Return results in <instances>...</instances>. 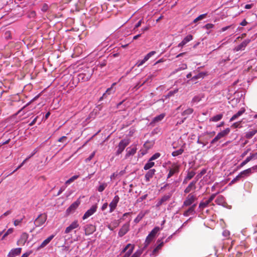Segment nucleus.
<instances>
[{"label": "nucleus", "mask_w": 257, "mask_h": 257, "mask_svg": "<svg viewBox=\"0 0 257 257\" xmlns=\"http://www.w3.org/2000/svg\"><path fill=\"white\" fill-rule=\"evenodd\" d=\"M210 203V202H209L208 200H206L205 201H202L199 205V208L201 209H203L204 208L206 207Z\"/></svg>", "instance_id": "obj_28"}, {"label": "nucleus", "mask_w": 257, "mask_h": 257, "mask_svg": "<svg viewBox=\"0 0 257 257\" xmlns=\"http://www.w3.org/2000/svg\"><path fill=\"white\" fill-rule=\"evenodd\" d=\"M249 161H248V160L247 159V158H246V159L245 160H244L240 164V166L241 167H243V166H244L245 165H246L247 163H248Z\"/></svg>", "instance_id": "obj_58"}, {"label": "nucleus", "mask_w": 257, "mask_h": 257, "mask_svg": "<svg viewBox=\"0 0 257 257\" xmlns=\"http://www.w3.org/2000/svg\"><path fill=\"white\" fill-rule=\"evenodd\" d=\"M143 251L142 249L138 250L133 254V255L131 257H140Z\"/></svg>", "instance_id": "obj_40"}, {"label": "nucleus", "mask_w": 257, "mask_h": 257, "mask_svg": "<svg viewBox=\"0 0 257 257\" xmlns=\"http://www.w3.org/2000/svg\"><path fill=\"white\" fill-rule=\"evenodd\" d=\"M25 218V216H23L22 218L20 219H15L14 220V225L15 226H18L21 224L23 219Z\"/></svg>", "instance_id": "obj_35"}, {"label": "nucleus", "mask_w": 257, "mask_h": 257, "mask_svg": "<svg viewBox=\"0 0 257 257\" xmlns=\"http://www.w3.org/2000/svg\"><path fill=\"white\" fill-rule=\"evenodd\" d=\"M78 178V176L74 175L67 180L65 182L66 184H69L72 182H73L75 180L77 179Z\"/></svg>", "instance_id": "obj_37"}, {"label": "nucleus", "mask_w": 257, "mask_h": 257, "mask_svg": "<svg viewBox=\"0 0 257 257\" xmlns=\"http://www.w3.org/2000/svg\"><path fill=\"white\" fill-rule=\"evenodd\" d=\"M160 228L159 227H155L147 236L145 242V246H147L150 242L154 239L156 234L159 231Z\"/></svg>", "instance_id": "obj_2"}, {"label": "nucleus", "mask_w": 257, "mask_h": 257, "mask_svg": "<svg viewBox=\"0 0 257 257\" xmlns=\"http://www.w3.org/2000/svg\"><path fill=\"white\" fill-rule=\"evenodd\" d=\"M14 231L13 228H10L6 232L2 237V240H4L8 235L12 234Z\"/></svg>", "instance_id": "obj_32"}, {"label": "nucleus", "mask_w": 257, "mask_h": 257, "mask_svg": "<svg viewBox=\"0 0 257 257\" xmlns=\"http://www.w3.org/2000/svg\"><path fill=\"white\" fill-rule=\"evenodd\" d=\"M242 113H236L234 114L230 119V121H232L234 120H235L237 117H238Z\"/></svg>", "instance_id": "obj_52"}, {"label": "nucleus", "mask_w": 257, "mask_h": 257, "mask_svg": "<svg viewBox=\"0 0 257 257\" xmlns=\"http://www.w3.org/2000/svg\"><path fill=\"white\" fill-rule=\"evenodd\" d=\"M193 39V36L191 35H188L186 37L184 38L181 42H180L178 45V47H183L185 44H186L188 42L192 40Z\"/></svg>", "instance_id": "obj_21"}, {"label": "nucleus", "mask_w": 257, "mask_h": 257, "mask_svg": "<svg viewBox=\"0 0 257 257\" xmlns=\"http://www.w3.org/2000/svg\"><path fill=\"white\" fill-rule=\"evenodd\" d=\"M250 151V149H247L246 151H245L242 154L241 157H244V156H245Z\"/></svg>", "instance_id": "obj_63"}, {"label": "nucleus", "mask_w": 257, "mask_h": 257, "mask_svg": "<svg viewBox=\"0 0 257 257\" xmlns=\"http://www.w3.org/2000/svg\"><path fill=\"white\" fill-rule=\"evenodd\" d=\"M206 16H207V14L206 13L200 15L197 18H196L194 20L193 23H195L199 21L203 20V19L206 18Z\"/></svg>", "instance_id": "obj_33"}, {"label": "nucleus", "mask_w": 257, "mask_h": 257, "mask_svg": "<svg viewBox=\"0 0 257 257\" xmlns=\"http://www.w3.org/2000/svg\"><path fill=\"white\" fill-rule=\"evenodd\" d=\"M256 132H257V131H252L249 132L247 133V134H246V137L247 139H250L251 138H252V137L253 136H254L255 134V133Z\"/></svg>", "instance_id": "obj_39"}, {"label": "nucleus", "mask_w": 257, "mask_h": 257, "mask_svg": "<svg viewBox=\"0 0 257 257\" xmlns=\"http://www.w3.org/2000/svg\"><path fill=\"white\" fill-rule=\"evenodd\" d=\"M137 150V148H136V147H134L133 148H127L126 150V155L125 158H127L131 156L134 155L136 154Z\"/></svg>", "instance_id": "obj_19"}, {"label": "nucleus", "mask_w": 257, "mask_h": 257, "mask_svg": "<svg viewBox=\"0 0 257 257\" xmlns=\"http://www.w3.org/2000/svg\"><path fill=\"white\" fill-rule=\"evenodd\" d=\"M197 182L196 181H192L188 186L186 187V188L184 190V193L187 194L189 193L192 191L195 190L196 189V184Z\"/></svg>", "instance_id": "obj_18"}, {"label": "nucleus", "mask_w": 257, "mask_h": 257, "mask_svg": "<svg viewBox=\"0 0 257 257\" xmlns=\"http://www.w3.org/2000/svg\"><path fill=\"white\" fill-rule=\"evenodd\" d=\"M160 154L159 153H155L151 157V158L150 159V161L155 160L158 159L159 157H160Z\"/></svg>", "instance_id": "obj_44"}, {"label": "nucleus", "mask_w": 257, "mask_h": 257, "mask_svg": "<svg viewBox=\"0 0 257 257\" xmlns=\"http://www.w3.org/2000/svg\"><path fill=\"white\" fill-rule=\"evenodd\" d=\"M95 226L92 224H87L84 227L86 235H90L95 231Z\"/></svg>", "instance_id": "obj_15"}, {"label": "nucleus", "mask_w": 257, "mask_h": 257, "mask_svg": "<svg viewBox=\"0 0 257 257\" xmlns=\"http://www.w3.org/2000/svg\"><path fill=\"white\" fill-rule=\"evenodd\" d=\"M146 81H144L142 83H141L140 82L138 83L135 87V88L136 89H138L140 88V86L143 85L144 83H145Z\"/></svg>", "instance_id": "obj_61"}, {"label": "nucleus", "mask_w": 257, "mask_h": 257, "mask_svg": "<svg viewBox=\"0 0 257 257\" xmlns=\"http://www.w3.org/2000/svg\"><path fill=\"white\" fill-rule=\"evenodd\" d=\"M216 194L215 193V194H212L210 197L209 198V199H208V200L209 201V202H210V203L212 201V200L215 198V197H216Z\"/></svg>", "instance_id": "obj_54"}, {"label": "nucleus", "mask_w": 257, "mask_h": 257, "mask_svg": "<svg viewBox=\"0 0 257 257\" xmlns=\"http://www.w3.org/2000/svg\"><path fill=\"white\" fill-rule=\"evenodd\" d=\"M107 184L106 183L104 182V183H100V184L97 188L98 191L99 192H102L105 189V188L107 187Z\"/></svg>", "instance_id": "obj_29"}, {"label": "nucleus", "mask_w": 257, "mask_h": 257, "mask_svg": "<svg viewBox=\"0 0 257 257\" xmlns=\"http://www.w3.org/2000/svg\"><path fill=\"white\" fill-rule=\"evenodd\" d=\"M207 172L206 169H202L201 172L197 175L196 177L199 179L203 175H204Z\"/></svg>", "instance_id": "obj_42"}, {"label": "nucleus", "mask_w": 257, "mask_h": 257, "mask_svg": "<svg viewBox=\"0 0 257 257\" xmlns=\"http://www.w3.org/2000/svg\"><path fill=\"white\" fill-rule=\"evenodd\" d=\"M250 42V40L249 39H246L244 40L241 43L235 48V50L236 51L243 50Z\"/></svg>", "instance_id": "obj_16"}, {"label": "nucleus", "mask_w": 257, "mask_h": 257, "mask_svg": "<svg viewBox=\"0 0 257 257\" xmlns=\"http://www.w3.org/2000/svg\"><path fill=\"white\" fill-rule=\"evenodd\" d=\"M214 27V25L212 24H207L204 26V28H205L206 29H210Z\"/></svg>", "instance_id": "obj_50"}, {"label": "nucleus", "mask_w": 257, "mask_h": 257, "mask_svg": "<svg viewBox=\"0 0 257 257\" xmlns=\"http://www.w3.org/2000/svg\"><path fill=\"white\" fill-rule=\"evenodd\" d=\"M195 175V172L193 171H189L187 173V176L184 179L183 183H185L186 181L191 180Z\"/></svg>", "instance_id": "obj_25"}, {"label": "nucleus", "mask_w": 257, "mask_h": 257, "mask_svg": "<svg viewBox=\"0 0 257 257\" xmlns=\"http://www.w3.org/2000/svg\"><path fill=\"white\" fill-rule=\"evenodd\" d=\"M67 138L66 136H63L58 140V142L65 143V144H67Z\"/></svg>", "instance_id": "obj_45"}, {"label": "nucleus", "mask_w": 257, "mask_h": 257, "mask_svg": "<svg viewBox=\"0 0 257 257\" xmlns=\"http://www.w3.org/2000/svg\"><path fill=\"white\" fill-rule=\"evenodd\" d=\"M230 132V128H226L223 131L219 133L217 136L211 141V144H214L216 142H217L218 140H219L220 139L224 137L225 136H227Z\"/></svg>", "instance_id": "obj_5"}, {"label": "nucleus", "mask_w": 257, "mask_h": 257, "mask_svg": "<svg viewBox=\"0 0 257 257\" xmlns=\"http://www.w3.org/2000/svg\"><path fill=\"white\" fill-rule=\"evenodd\" d=\"M183 152H184V150L183 149L181 148L178 150L173 152L172 153V155L173 157H176L180 155H181Z\"/></svg>", "instance_id": "obj_31"}, {"label": "nucleus", "mask_w": 257, "mask_h": 257, "mask_svg": "<svg viewBox=\"0 0 257 257\" xmlns=\"http://www.w3.org/2000/svg\"><path fill=\"white\" fill-rule=\"evenodd\" d=\"M79 226V224L77 220L73 221L69 226L66 227L65 233L67 234L70 232L73 229L77 228Z\"/></svg>", "instance_id": "obj_17"}, {"label": "nucleus", "mask_w": 257, "mask_h": 257, "mask_svg": "<svg viewBox=\"0 0 257 257\" xmlns=\"http://www.w3.org/2000/svg\"><path fill=\"white\" fill-rule=\"evenodd\" d=\"M222 115L221 114H217L213 117L210 118V120L212 121H218L221 119Z\"/></svg>", "instance_id": "obj_30"}, {"label": "nucleus", "mask_w": 257, "mask_h": 257, "mask_svg": "<svg viewBox=\"0 0 257 257\" xmlns=\"http://www.w3.org/2000/svg\"><path fill=\"white\" fill-rule=\"evenodd\" d=\"M115 91V90L113 89V88H112V86H111V87L110 88H108L106 91H105V92L103 94V95L102 96V97L100 98V99H103L104 98H106V96H107V95H109L111 93H114Z\"/></svg>", "instance_id": "obj_26"}, {"label": "nucleus", "mask_w": 257, "mask_h": 257, "mask_svg": "<svg viewBox=\"0 0 257 257\" xmlns=\"http://www.w3.org/2000/svg\"><path fill=\"white\" fill-rule=\"evenodd\" d=\"M29 234L27 232L21 234L20 238L17 241V244L24 246L29 238Z\"/></svg>", "instance_id": "obj_8"}, {"label": "nucleus", "mask_w": 257, "mask_h": 257, "mask_svg": "<svg viewBox=\"0 0 257 257\" xmlns=\"http://www.w3.org/2000/svg\"><path fill=\"white\" fill-rule=\"evenodd\" d=\"M197 206V204H193L191 206H190L184 212L183 215L184 216H189L190 215H193L195 214V208Z\"/></svg>", "instance_id": "obj_10"}, {"label": "nucleus", "mask_w": 257, "mask_h": 257, "mask_svg": "<svg viewBox=\"0 0 257 257\" xmlns=\"http://www.w3.org/2000/svg\"><path fill=\"white\" fill-rule=\"evenodd\" d=\"M251 168H248L246 170H245L242 172H241L239 174L240 175L241 178H243L244 177L249 176L251 174Z\"/></svg>", "instance_id": "obj_24"}, {"label": "nucleus", "mask_w": 257, "mask_h": 257, "mask_svg": "<svg viewBox=\"0 0 257 257\" xmlns=\"http://www.w3.org/2000/svg\"><path fill=\"white\" fill-rule=\"evenodd\" d=\"M80 201L77 200L76 201L73 202L66 210V212L68 214H70L73 213L75 210L78 207L80 204Z\"/></svg>", "instance_id": "obj_13"}, {"label": "nucleus", "mask_w": 257, "mask_h": 257, "mask_svg": "<svg viewBox=\"0 0 257 257\" xmlns=\"http://www.w3.org/2000/svg\"><path fill=\"white\" fill-rule=\"evenodd\" d=\"M234 28L235 27L233 26V25H229V26H226V27H223L222 28H221V32H224L226 30H227L228 29H232L233 30L234 29Z\"/></svg>", "instance_id": "obj_43"}, {"label": "nucleus", "mask_w": 257, "mask_h": 257, "mask_svg": "<svg viewBox=\"0 0 257 257\" xmlns=\"http://www.w3.org/2000/svg\"><path fill=\"white\" fill-rule=\"evenodd\" d=\"M187 66L186 64H183L181 66V67L177 69V71H179L180 70H184L187 69Z\"/></svg>", "instance_id": "obj_59"}, {"label": "nucleus", "mask_w": 257, "mask_h": 257, "mask_svg": "<svg viewBox=\"0 0 257 257\" xmlns=\"http://www.w3.org/2000/svg\"><path fill=\"white\" fill-rule=\"evenodd\" d=\"M22 248L20 247L12 249L9 253V257H15L19 255L21 252Z\"/></svg>", "instance_id": "obj_20"}, {"label": "nucleus", "mask_w": 257, "mask_h": 257, "mask_svg": "<svg viewBox=\"0 0 257 257\" xmlns=\"http://www.w3.org/2000/svg\"><path fill=\"white\" fill-rule=\"evenodd\" d=\"M48 8V6L46 4H44L42 7V11L43 12H46L47 11Z\"/></svg>", "instance_id": "obj_60"}, {"label": "nucleus", "mask_w": 257, "mask_h": 257, "mask_svg": "<svg viewBox=\"0 0 257 257\" xmlns=\"http://www.w3.org/2000/svg\"><path fill=\"white\" fill-rule=\"evenodd\" d=\"M163 242H161L154 249L153 252L157 251L158 249H160L161 247L163 246Z\"/></svg>", "instance_id": "obj_53"}, {"label": "nucleus", "mask_w": 257, "mask_h": 257, "mask_svg": "<svg viewBox=\"0 0 257 257\" xmlns=\"http://www.w3.org/2000/svg\"><path fill=\"white\" fill-rule=\"evenodd\" d=\"M5 35H6V37L7 39L11 38V33L10 31L6 32L5 33Z\"/></svg>", "instance_id": "obj_64"}, {"label": "nucleus", "mask_w": 257, "mask_h": 257, "mask_svg": "<svg viewBox=\"0 0 257 257\" xmlns=\"http://www.w3.org/2000/svg\"><path fill=\"white\" fill-rule=\"evenodd\" d=\"M134 248L135 245L134 244L131 243L127 244L121 251V253H125L123 257H130L131 254L132 253Z\"/></svg>", "instance_id": "obj_6"}, {"label": "nucleus", "mask_w": 257, "mask_h": 257, "mask_svg": "<svg viewBox=\"0 0 257 257\" xmlns=\"http://www.w3.org/2000/svg\"><path fill=\"white\" fill-rule=\"evenodd\" d=\"M31 158V157H28L27 158H26L25 160L23 161V162L21 164V165H20L17 168L16 170H15L13 172H15V171H16L17 170L19 169L20 168H21L23 165L24 164L26 163V162L30 158Z\"/></svg>", "instance_id": "obj_46"}, {"label": "nucleus", "mask_w": 257, "mask_h": 257, "mask_svg": "<svg viewBox=\"0 0 257 257\" xmlns=\"http://www.w3.org/2000/svg\"><path fill=\"white\" fill-rule=\"evenodd\" d=\"M144 215L145 214L143 213H139L135 219V222L136 223L139 222L144 217Z\"/></svg>", "instance_id": "obj_38"}, {"label": "nucleus", "mask_w": 257, "mask_h": 257, "mask_svg": "<svg viewBox=\"0 0 257 257\" xmlns=\"http://www.w3.org/2000/svg\"><path fill=\"white\" fill-rule=\"evenodd\" d=\"M164 116H165L164 114V113H161L159 115L155 117L154 118L153 121L154 122H158V121L161 120L164 117Z\"/></svg>", "instance_id": "obj_34"}, {"label": "nucleus", "mask_w": 257, "mask_h": 257, "mask_svg": "<svg viewBox=\"0 0 257 257\" xmlns=\"http://www.w3.org/2000/svg\"><path fill=\"white\" fill-rule=\"evenodd\" d=\"M247 158L249 161H250L252 160L257 159V152L250 154L249 156L247 157Z\"/></svg>", "instance_id": "obj_36"}, {"label": "nucleus", "mask_w": 257, "mask_h": 257, "mask_svg": "<svg viewBox=\"0 0 257 257\" xmlns=\"http://www.w3.org/2000/svg\"><path fill=\"white\" fill-rule=\"evenodd\" d=\"M130 229V223L128 222L125 223L120 229L118 232V236L122 237Z\"/></svg>", "instance_id": "obj_11"}, {"label": "nucleus", "mask_w": 257, "mask_h": 257, "mask_svg": "<svg viewBox=\"0 0 257 257\" xmlns=\"http://www.w3.org/2000/svg\"><path fill=\"white\" fill-rule=\"evenodd\" d=\"M180 166L176 163H173L169 170V173L167 176V179L170 178L172 176L179 173Z\"/></svg>", "instance_id": "obj_4"}, {"label": "nucleus", "mask_w": 257, "mask_h": 257, "mask_svg": "<svg viewBox=\"0 0 257 257\" xmlns=\"http://www.w3.org/2000/svg\"><path fill=\"white\" fill-rule=\"evenodd\" d=\"M147 196L148 195L147 194H145L142 196H141V197H140L137 201V202H142V201H143L144 200L146 199V198L147 197Z\"/></svg>", "instance_id": "obj_47"}, {"label": "nucleus", "mask_w": 257, "mask_h": 257, "mask_svg": "<svg viewBox=\"0 0 257 257\" xmlns=\"http://www.w3.org/2000/svg\"><path fill=\"white\" fill-rule=\"evenodd\" d=\"M119 222L118 220H114V221L111 222V224L114 227L116 228L119 225Z\"/></svg>", "instance_id": "obj_49"}, {"label": "nucleus", "mask_w": 257, "mask_h": 257, "mask_svg": "<svg viewBox=\"0 0 257 257\" xmlns=\"http://www.w3.org/2000/svg\"><path fill=\"white\" fill-rule=\"evenodd\" d=\"M197 200L196 195L193 193L189 194L186 197L182 205V208L191 206L194 203V202Z\"/></svg>", "instance_id": "obj_1"}, {"label": "nucleus", "mask_w": 257, "mask_h": 257, "mask_svg": "<svg viewBox=\"0 0 257 257\" xmlns=\"http://www.w3.org/2000/svg\"><path fill=\"white\" fill-rule=\"evenodd\" d=\"M84 74L83 73H81V74H79V75H78V77H79L78 79L79 80L81 79L82 80H83V81L87 80L88 79V78L87 77V78H85L84 77Z\"/></svg>", "instance_id": "obj_48"}, {"label": "nucleus", "mask_w": 257, "mask_h": 257, "mask_svg": "<svg viewBox=\"0 0 257 257\" xmlns=\"http://www.w3.org/2000/svg\"><path fill=\"white\" fill-rule=\"evenodd\" d=\"M156 170L154 169H150L145 175V178L147 181H150V179L152 178L155 175Z\"/></svg>", "instance_id": "obj_22"}, {"label": "nucleus", "mask_w": 257, "mask_h": 257, "mask_svg": "<svg viewBox=\"0 0 257 257\" xmlns=\"http://www.w3.org/2000/svg\"><path fill=\"white\" fill-rule=\"evenodd\" d=\"M54 237V235H52L50 236H49L47 238L45 239L42 243L41 244V245L39 246V248H43L46 246L50 242V241Z\"/></svg>", "instance_id": "obj_23"}, {"label": "nucleus", "mask_w": 257, "mask_h": 257, "mask_svg": "<svg viewBox=\"0 0 257 257\" xmlns=\"http://www.w3.org/2000/svg\"><path fill=\"white\" fill-rule=\"evenodd\" d=\"M119 200V197L118 195H115L112 201L110 203L109 206L110 208L109 212H113L117 206V204Z\"/></svg>", "instance_id": "obj_9"}, {"label": "nucleus", "mask_w": 257, "mask_h": 257, "mask_svg": "<svg viewBox=\"0 0 257 257\" xmlns=\"http://www.w3.org/2000/svg\"><path fill=\"white\" fill-rule=\"evenodd\" d=\"M156 53L155 51H151L149 52L148 54H147L144 58L142 60L139 61L137 63V66L138 67H140L143 65L147 61L149 60V59L154 55Z\"/></svg>", "instance_id": "obj_14"}, {"label": "nucleus", "mask_w": 257, "mask_h": 257, "mask_svg": "<svg viewBox=\"0 0 257 257\" xmlns=\"http://www.w3.org/2000/svg\"><path fill=\"white\" fill-rule=\"evenodd\" d=\"M155 165L154 162H152V161H150V159L149 160V162L146 163L144 167V169L145 170H147L151 168L152 167H153Z\"/></svg>", "instance_id": "obj_27"}, {"label": "nucleus", "mask_w": 257, "mask_h": 257, "mask_svg": "<svg viewBox=\"0 0 257 257\" xmlns=\"http://www.w3.org/2000/svg\"><path fill=\"white\" fill-rule=\"evenodd\" d=\"M171 197V195H166L163 196L160 199L163 203L169 200Z\"/></svg>", "instance_id": "obj_41"}, {"label": "nucleus", "mask_w": 257, "mask_h": 257, "mask_svg": "<svg viewBox=\"0 0 257 257\" xmlns=\"http://www.w3.org/2000/svg\"><path fill=\"white\" fill-rule=\"evenodd\" d=\"M232 127H233L234 128H237L240 127V121L236 122L234 123L232 126Z\"/></svg>", "instance_id": "obj_51"}, {"label": "nucleus", "mask_w": 257, "mask_h": 257, "mask_svg": "<svg viewBox=\"0 0 257 257\" xmlns=\"http://www.w3.org/2000/svg\"><path fill=\"white\" fill-rule=\"evenodd\" d=\"M47 219V215L46 213L40 214L34 220L35 227H38L42 226L45 223Z\"/></svg>", "instance_id": "obj_3"}, {"label": "nucleus", "mask_w": 257, "mask_h": 257, "mask_svg": "<svg viewBox=\"0 0 257 257\" xmlns=\"http://www.w3.org/2000/svg\"><path fill=\"white\" fill-rule=\"evenodd\" d=\"M97 209L96 205H93L89 209H88L84 214L82 219L83 220L87 218L91 215H92L93 213H94Z\"/></svg>", "instance_id": "obj_12"}, {"label": "nucleus", "mask_w": 257, "mask_h": 257, "mask_svg": "<svg viewBox=\"0 0 257 257\" xmlns=\"http://www.w3.org/2000/svg\"><path fill=\"white\" fill-rule=\"evenodd\" d=\"M223 199V197L221 196H218L217 198L215 200V202L216 203L219 204V201H222Z\"/></svg>", "instance_id": "obj_62"}, {"label": "nucleus", "mask_w": 257, "mask_h": 257, "mask_svg": "<svg viewBox=\"0 0 257 257\" xmlns=\"http://www.w3.org/2000/svg\"><path fill=\"white\" fill-rule=\"evenodd\" d=\"M201 77H202V73H199L198 75L193 76L192 77V79L194 80H196V79H198Z\"/></svg>", "instance_id": "obj_55"}, {"label": "nucleus", "mask_w": 257, "mask_h": 257, "mask_svg": "<svg viewBox=\"0 0 257 257\" xmlns=\"http://www.w3.org/2000/svg\"><path fill=\"white\" fill-rule=\"evenodd\" d=\"M129 142L127 140H121L118 146V148L116 151V154L117 155L120 154L124 150L125 148L128 145Z\"/></svg>", "instance_id": "obj_7"}, {"label": "nucleus", "mask_w": 257, "mask_h": 257, "mask_svg": "<svg viewBox=\"0 0 257 257\" xmlns=\"http://www.w3.org/2000/svg\"><path fill=\"white\" fill-rule=\"evenodd\" d=\"M95 155V152H93L90 155V156L87 158L86 160V161L87 162V161H90L94 156Z\"/></svg>", "instance_id": "obj_57"}, {"label": "nucleus", "mask_w": 257, "mask_h": 257, "mask_svg": "<svg viewBox=\"0 0 257 257\" xmlns=\"http://www.w3.org/2000/svg\"><path fill=\"white\" fill-rule=\"evenodd\" d=\"M36 16V12L35 11H31L30 12L29 14V17L30 18H35Z\"/></svg>", "instance_id": "obj_56"}]
</instances>
